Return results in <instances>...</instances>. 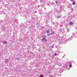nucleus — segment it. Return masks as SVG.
<instances>
[{
    "mask_svg": "<svg viewBox=\"0 0 77 77\" xmlns=\"http://www.w3.org/2000/svg\"><path fill=\"white\" fill-rule=\"evenodd\" d=\"M42 41H44V42H45V41H47V40L45 38H43L42 39Z\"/></svg>",
    "mask_w": 77,
    "mask_h": 77,
    "instance_id": "nucleus-1",
    "label": "nucleus"
},
{
    "mask_svg": "<svg viewBox=\"0 0 77 77\" xmlns=\"http://www.w3.org/2000/svg\"><path fill=\"white\" fill-rule=\"evenodd\" d=\"M46 32L47 33H49L50 32V30L49 29L48 30H47Z\"/></svg>",
    "mask_w": 77,
    "mask_h": 77,
    "instance_id": "nucleus-2",
    "label": "nucleus"
},
{
    "mask_svg": "<svg viewBox=\"0 0 77 77\" xmlns=\"http://www.w3.org/2000/svg\"><path fill=\"white\" fill-rule=\"evenodd\" d=\"M70 25H72V22H70Z\"/></svg>",
    "mask_w": 77,
    "mask_h": 77,
    "instance_id": "nucleus-3",
    "label": "nucleus"
},
{
    "mask_svg": "<svg viewBox=\"0 0 77 77\" xmlns=\"http://www.w3.org/2000/svg\"><path fill=\"white\" fill-rule=\"evenodd\" d=\"M75 2H74L73 3V5H75Z\"/></svg>",
    "mask_w": 77,
    "mask_h": 77,
    "instance_id": "nucleus-4",
    "label": "nucleus"
},
{
    "mask_svg": "<svg viewBox=\"0 0 77 77\" xmlns=\"http://www.w3.org/2000/svg\"><path fill=\"white\" fill-rule=\"evenodd\" d=\"M51 47L52 48H54V45H52L51 46Z\"/></svg>",
    "mask_w": 77,
    "mask_h": 77,
    "instance_id": "nucleus-5",
    "label": "nucleus"
},
{
    "mask_svg": "<svg viewBox=\"0 0 77 77\" xmlns=\"http://www.w3.org/2000/svg\"><path fill=\"white\" fill-rule=\"evenodd\" d=\"M70 1H71V2H74V1H75V0H70Z\"/></svg>",
    "mask_w": 77,
    "mask_h": 77,
    "instance_id": "nucleus-6",
    "label": "nucleus"
},
{
    "mask_svg": "<svg viewBox=\"0 0 77 77\" xmlns=\"http://www.w3.org/2000/svg\"><path fill=\"white\" fill-rule=\"evenodd\" d=\"M54 55L56 56V55H57V53H54Z\"/></svg>",
    "mask_w": 77,
    "mask_h": 77,
    "instance_id": "nucleus-7",
    "label": "nucleus"
},
{
    "mask_svg": "<svg viewBox=\"0 0 77 77\" xmlns=\"http://www.w3.org/2000/svg\"><path fill=\"white\" fill-rule=\"evenodd\" d=\"M43 76L44 75H42V76H40V77H43Z\"/></svg>",
    "mask_w": 77,
    "mask_h": 77,
    "instance_id": "nucleus-8",
    "label": "nucleus"
},
{
    "mask_svg": "<svg viewBox=\"0 0 77 77\" xmlns=\"http://www.w3.org/2000/svg\"><path fill=\"white\" fill-rule=\"evenodd\" d=\"M69 66L70 67H71V66H72V65H70Z\"/></svg>",
    "mask_w": 77,
    "mask_h": 77,
    "instance_id": "nucleus-9",
    "label": "nucleus"
},
{
    "mask_svg": "<svg viewBox=\"0 0 77 77\" xmlns=\"http://www.w3.org/2000/svg\"><path fill=\"white\" fill-rule=\"evenodd\" d=\"M5 44H6V43H7V42H5Z\"/></svg>",
    "mask_w": 77,
    "mask_h": 77,
    "instance_id": "nucleus-10",
    "label": "nucleus"
},
{
    "mask_svg": "<svg viewBox=\"0 0 77 77\" xmlns=\"http://www.w3.org/2000/svg\"><path fill=\"white\" fill-rule=\"evenodd\" d=\"M58 17H57V18H60V16H58Z\"/></svg>",
    "mask_w": 77,
    "mask_h": 77,
    "instance_id": "nucleus-11",
    "label": "nucleus"
},
{
    "mask_svg": "<svg viewBox=\"0 0 77 77\" xmlns=\"http://www.w3.org/2000/svg\"><path fill=\"white\" fill-rule=\"evenodd\" d=\"M55 3H57V2H55Z\"/></svg>",
    "mask_w": 77,
    "mask_h": 77,
    "instance_id": "nucleus-12",
    "label": "nucleus"
}]
</instances>
